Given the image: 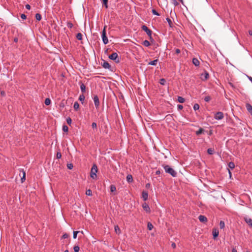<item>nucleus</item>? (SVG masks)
<instances>
[{
	"instance_id": "obj_1",
	"label": "nucleus",
	"mask_w": 252,
	"mask_h": 252,
	"mask_svg": "<svg viewBox=\"0 0 252 252\" xmlns=\"http://www.w3.org/2000/svg\"><path fill=\"white\" fill-rule=\"evenodd\" d=\"M163 167L166 173L170 174L173 177H176L177 176V172L169 165H163Z\"/></svg>"
},
{
	"instance_id": "obj_2",
	"label": "nucleus",
	"mask_w": 252,
	"mask_h": 252,
	"mask_svg": "<svg viewBox=\"0 0 252 252\" xmlns=\"http://www.w3.org/2000/svg\"><path fill=\"white\" fill-rule=\"evenodd\" d=\"M97 172V167L95 164H94L91 169V177L93 179H95L96 177V172Z\"/></svg>"
},
{
	"instance_id": "obj_3",
	"label": "nucleus",
	"mask_w": 252,
	"mask_h": 252,
	"mask_svg": "<svg viewBox=\"0 0 252 252\" xmlns=\"http://www.w3.org/2000/svg\"><path fill=\"white\" fill-rule=\"evenodd\" d=\"M106 27H107L106 26H105L104 27V28H103V30L102 32V40H103V42L104 44H106L108 43V39L106 36Z\"/></svg>"
},
{
	"instance_id": "obj_4",
	"label": "nucleus",
	"mask_w": 252,
	"mask_h": 252,
	"mask_svg": "<svg viewBox=\"0 0 252 252\" xmlns=\"http://www.w3.org/2000/svg\"><path fill=\"white\" fill-rule=\"evenodd\" d=\"M142 29L147 33V34L150 37V38H152V32L151 30L149 29L148 28V27L146 26H145V25H143L142 27Z\"/></svg>"
},
{
	"instance_id": "obj_5",
	"label": "nucleus",
	"mask_w": 252,
	"mask_h": 252,
	"mask_svg": "<svg viewBox=\"0 0 252 252\" xmlns=\"http://www.w3.org/2000/svg\"><path fill=\"white\" fill-rule=\"evenodd\" d=\"M109 59L114 60L116 63H119V60L118 59V54L117 53H113L109 56Z\"/></svg>"
},
{
	"instance_id": "obj_6",
	"label": "nucleus",
	"mask_w": 252,
	"mask_h": 252,
	"mask_svg": "<svg viewBox=\"0 0 252 252\" xmlns=\"http://www.w3.org/2000/svg\"><path fill=\"white\" fill-rule=\"evenodd\" d=\"M223 118V114L221 112H217L215 116V118L216 120H220Z\"/></svg>"
},
{
	"instance_id": "obj_7",
	"label": "nucleus",
	"mask_w": 252,
	"mask_h": 252,
	"mask_svg": "<svg viewBox=\"0 0 252 252\" xmlns=\"http://www.w3.org/2000/svg\"><path fill=\"white\" fill-rule=\"evenodd\" d=\"M94 101L95 106L96 108H98L99 106V101L98 97L97 95L94 96Z\"/></svg>"
},
{
	"instance_id": "obj_8",
	"label": "nucleus",
	"mask_w": 252,
	"mask_h": 252,
	"mask_svg": "<svg viewBox=\"0 0 252 252\" xmlns=\"http://www.w3.org/2000/svg\"><path fill=\"white\" fill-rule=\"evenodd\" d=\"M209 77V74L208 72L205 71L204 73L201 74V80L205 81Z\"/></svg>"
},
{
	"instance_id": "obj_9",
	"label": "nucleus",
	"mask_w": 252,
	"mask_h": 252,
	"mask_svg": "<svg viewBox=\"0 0 252 252\" xmlns=\"http://www.w3.org/2000/svg\"><path fill=\"white\" fill-rule=\"evenodd\" d=\"M198 219H199V220H200V221L201 222L205 223V222H206L207 221V218L205 216H203V215H200L198 217Z\"/></svg>"
},
{
	"instance_id": "obj_10",
	"label": "nucleus",
	"mask_w": 252,
	"mask_h": 252,
	"mask_svg": "<svg viewBox=\"0 0 252 252\" xmlns=\"http://www.w3.org/2000/svg\"><path fill=\"white\" fill-rule=\"evenodd\" d=\"M142 207L144 209L145 211H146L147 212H150V209L149 206V205L146 203H144L142 205Z\"/></svg>"
},
{
	"instance_id": "obj_11",
	"label": "nucleus",
	"mask_w": 252,
	"mask_h": 252,
	"mask_svg": "<svg viewBox=\"0 0 252 252\" xmlns=\"http://www.w3.org/2000/svg\"><path fill=\"white\" fill-rule=\"evenodd\" d=\"M219 232L217 229H213V235L214 239H216L219 235Z\"/></svg>"
},
{
	"instance_id": "obj_12",
	"label": "nucleus",
	"mask_w": 252,
	"mask_h": 252,
	"mask_svg": "<svg viewBox=\"0 0 252 252\" xmlns=\"http://www.w3.org/2000/svg\"><path fill=\"white\" fill-rule=\"evenodd\" d=\"M245 220L248 224L252 226V220L251 218L246 217L245 218Z\"/></svg>"
},
{
	"instance_id": "obj_13",
	"label": "nucleus",
	"mask_w": 252,
	"mask_h": 252,
	"mask_svg": "<svg viewBox=\"0 0 252 252\" xmlns=\"http://www.w3.org/2000/svg\"><path fill=\"white\" fill-rule=\"evenodd\" d=\"M246 106L247 110L251 113L252 112V106L249 103H247Z\"/></svg>"
},
{
	"instance_id": "obj_14",
	"label": "nucleus",
	"mask_w": 252,
	"mask_h": 252,
	"mask_svg": "<svg viewBox=\"0 0 252 252\" xmlns=\"http://www.w3.org/2000/svg\"><path fill=\"white\" fill-rule=\"evenodd\" d=\"M142 197L144 201H146L148 198V192L145 191L142 192Z\"/></svg>"
},
{
	"instance_id": "obj_15",
	"label": "nucleus",
	"mask_w": 252,
	"mask_h": 252,
	"mask_svg": "<svg viewBox=\"0 0 252 252\" xmlns=\"http://www.w3.org/2000/svg\"><path fill=\"white\" fill-rule=\"evenodd\" d=\"M126 181L128 183H131L133 181V178L131 175H128L126 176Z\"/></svg>"
},
{
	"instance_id": "obj_16",
	"label": "nucleus",
	"mask_w": 252,
	"mask_h": 252,
	"mask_svg": "<svg viewBox=\"0 0 252 252\" xmlns=\"http://www.w3.org/2000/svg\"><path fill=\"white\" fill-rule=\"evenodd\" d=\"M192 63L195 66H198L199 65V61L196 58H193L192 59Z\"/></svg>"
},
{
	"instance_id": "obj_17",
	"label": "nucleus",
	"mask_w": 252,
	"mask_h": 252,
	"mask_svg": "<svg viewBox=\"0 0 252 252\" xmlns=\"http://www.w3.org/2000/svg\"><path fill=\"white\" fill-rule=\"evenodd\" d=\"M102 66L104 68H108V69L110 68V66H111L108 63L105 62H104L103 63Z\"/></svg>"
},
{
	"instance_id": "obj_18",
	"label": "nucleus",
	"mask_w": 252,
	"mask_h": 252,
	"mask_svg": "<svg viewBox=\"0 0 252 252\" xmlns=\"http://www.w3.org/2000/svg\"><path fill=\"white\" fill-rule=\"evenodd\" d=\"M22 172L23 173V176L21 178V182H22V183H23L25 181V180L26 179V173L23 170L22 171Z\"/></svg>"
},
{
	"instance_id": "obj_19",
	"label": "nucleus",
	"mask_w": 252,
	"mask_h": 252,
	"mask_svg": "<svg viewBox=\"0 0 252 252\" xmlns=\"http://www.w3.org/2000/svg\"><path fill=\"white\" fill-rule=\"evenodd\" d=\"M143 45L146 47H148L150 45V43L149 41L145 40L143 42Z\"/></svg>"
},
{
	"instance_id": "obj_20",
	"label": "nucleus",
	"mask_w": 252,
	"mask_h": 252,
	"mask_svg": "<svg viewBox=\"0 0 252 252\" xmlns=\"http://www.w3.org/2000/svg\"><path fill=\"white\" fill-rule=\"evenodd\" d=\"M115 231L116 233L120 234L121 232V230L119 228V227L118 225L115 226Z\"/></svg>"
},
{
	"instance_id": "obj_21",
	"label": "nucleus",
	"mask_w": 252,
	"mask_h": 252,
	"mask_svg": "<svg viewBox=\"0 0 252 252\" xmlns=\"http://www.w3.org/2000/svg\"><path fill=\"white\" fill-rule=\"evenodd\" d=\"M80 89L81 91L84 93L86 91V86L84 84H81L80 85Z\"/></svg>"
},
{
	"instance_id": "obj_22",
	"label": "nucleus",
	"mask_w": 252,
	"mask_h": 252,
	"mask_svg": "<svg viewBox=\"0 0 252 252\" xmlns=\"http://www.w3.org/2000/svg\"><path fill=\"white\" fill-rule=\"evenodd\" d=\"M158 62V60H155L153 61L150 62L149 63V64L152 65H156Z\"/></svg>"
},
{
	"instance_id": "obj_23",
	"label": "nucleus",
	"mask_w": 252,
	"mask_h": 252,
	"mask_svg": "<svg viewBox=\"0 0 252 252\" xmlns=\"http://www.w3.org/2000/svg\"><path fill=\"white\" fill-rule=\"evenodd\" d=\"M73 107L75 110H77L79 109V104L77 102H75L74 103Z\"/></svg>"
},
{
	"instance_id": "obj_24",
	"label": "nucleus",
	"mask_w": 252,
	"mask_h": 252,
	"mask_svg": "<svg viewBox=\"0 0 252 252\" xmlns=\"http://www.w3.org/2000/svg\"><path fill=\"white\" fill-rule=\"evenodd\" d=\"M228 167L231 169H233V168H234L235 167V164L233 162H230L229 163H228Z\"/></svg>"
},
{
	"instance_id": "obj_25",
	"label": "nucleus",
	"mask_w": 252,
	"mask_h": 252,
	"mask_svg": "<svg viewBox=\"0 0 252 252\" xmlns=\"http://www.w3.org/2000/svg\"><path fill=\"white\" fill-rule=\"evenodd\" d=\"M110 190L112 192L115 191L116 190V187L113 185H111L110 186Z\"/></svg>"
},
{
	"instance_id": "obj_26",
	"label": "nucleus",
	"mask_w": 252,
	"mask_h": 252,
	"mask_svg": "<svg viewBox=\"0 0 252 252\" xmlns=\"http://www.w3.org/2000/svg\"><path fill=\"white\" fill-rule=\"evenodd\" d=\"M178 101L180 103H184L185 102V99L184 98L181 97V96H178Z\"/></svg>"
},
{
	"instance_id": "obj_27",
	"label": "nucleus",
	"mask_w": 252,
	"mask_h": 252,
	"mask_svg": "<svg viewBox=\"0 0 252 252\" xmlns=\"http://www.w3.org/2000/svg\"><path fill=\"white\" fill-rule=\"evenodd\" d=\"M51 103V100L50 98H47L45 99V104L46 105H50Z\"/></svg>"
},
{
	"instance_id": "obj_28",
	"label": "nucleus",
	"mask_w": 252,
	"mask_h": 252,
	"mask_svg": "<svg viewBox=\"0 0 252 252\" xmlns=\"http://www.w3.org/2000/svg\"><path fill=\"white\" fill-rule=\"evenodd\" d=\"M76 38L79 40H81L82 39V34L81 33H78L76 35Z\"/></svg>"
},
{
	"instance_id": "obj_29",
	"label": "nucleus",
	"mask_w": 252,
	"mask_h": 252,
	"mask_svg": "<svg viewBox=\"0 0 252 252\" xmlns=\"http://www.w3.org/2000/svg\"><path fill=\"white\" fill-rule=\"evenodd\" d=\"M147 227L149 230H151L153 228V225L151 222H148Z\"/></svg>"
},
{
	"instance_id": "obj_30",
	"label": "nucleus",
	"mask_w": 252,
	"mask_h": 252,
	"mask_svg": "<svg viewBox=\"0 0 252 252\" xmlns=\"http://www.w3.org/2000/svg\"><path fill=\"white\" fill-rule=\"evenodd\" d=\"M225 224L223 221L221 220L220 222V229H223L224 227Z\"/></svg>"
},
{
	"instance_id": "obj_31",
	"label": "nucleus",
	"mask_w": 252,
	"mask_h": 252,
	"mask_svg": "<svg viewBox=\"0 0 252 252\" xmlns=\"http://www.w3.org/2000/svg\"><path fill=\"white\" fill-rule=\"evenodd\" d=\"M35 18L37 21H40L41 19V16L40 14L37 13L35 15Z\"/></svg>"
},
{
	"instance_id": "obj_32",
	"label": "nucleus",
	"mask_w": 252,
	"mask_h": 252,
	"mask_svg": "<svg viewBox=\"0 0 252 252\" xmlns=\"http://www.w3.org/2000/svg\"><path fill=\"white\" fill-rule=\"evenodd\" d=\"M86 194L88 196H91L92 195V190L90 189L86 190Z\"/></svg>"
},
{
	"instance_id": "obj_33",
	"label": "nucleus",
	"mask_w": 252,
	"mask_h": 252,
	"mask_svg": "<svg viewBox=\"0 0 252 252\" xmlns=\"http://www.w3.org/2000/svg\"><path fill=\"white\" fill-rule=\"evenodd\" d=\"M63 130L64 132H67L68 130V127L67 126L64 125L63 126Z\"/></svg>"
},
{
	"instance_id": "obj_34",
	"label": "nucleus",
	"mask_w": 252,
	"mask_h": 252,
	"mask_svg": "<svg viewBox=\"0 0 252 252\" xmlns=\"http://www.w3.org/2000/svg\"><path fill=\"white\" fill-rule=\"evenodd\" d=\"M214 150L212 148H209L207 150V153L210 155H212L214 153Z\"/></svg>"
},
{
	"instance_id": "obj_35",
	"label": "nucleus",
	"mask_w": 252,
	"mask_h": 252,
	"mask_svg": "<svg viewBox=\"0 0 252 252\" xmlns=\"http://www.w3.org/2000/svg\"><path fill=\"white\" fill-rule=\"evenodd\" d=\"M78 233H80L79 231H73V237L74 239H76L77 237V235Z\"/></svg>"
},
{
	"instance_id": "obj_36",
	"label": "nucleus",
	"mask_w": 252,
	"mask_h": 252,
	"mask_svg": "<svg viewBox=\"0 0 252 252\" xmlns=\"http://www.w3.org/2000/svg\"><path fill=\"white\" fill-rule=\"evenodd\" d=\"M85 99V96L83 94L80 95L79 97V100L81 101H84Z\"/></svg>"
},
{
	"instance_id": "obj_37",
	"label": "nucleus",
	"mask_w": 252,
	"mask_h": 252,
	"mask_svg": "<svg viewBox=\"0 0 252 252\" xmlns=\"http://www.w3.org/2000/svg\"><path fill=\"white\" fill-rule=\"evenodd\" d=\"M199 109V105L198 104H195L193 106V109L196 111Z\"/></svg>"
},
{
	"instance_id": "obj_38",
	"label": "nucleus",
	"mask_w": 252,
	"mask_h": 252,
	"mask_svg": "<svg viewBox=\"0 0 252 252\" xmlns=\"http://www.w3.org/2000/svg\"><path fill=\"white\" fill-rule=\"evenodd\" d=\"M74 252H78L79 251V247L78 246H75L73 248Z\"/></svg>"
},
{
	"instance_id": "obj_39",
	"label": "nucleus",
	"mask_w": 252,
	"mask_h": 252,
	"mask_svg": "<svg viewBox=\"0 0 252 252\" xmlns=\"http://www.w3.org/2000/svg\"><path fill=\"white\" fill-rule=\"evenodd\" d=\"M102 1L103 2V4L105 5V7L107 8L108 7V5H107L108 0H102Z\"/></svg>"
},
{
	"instance_id": "obj_40",
	"label": "nucleus",
	"mask_w": 252,
	"mask_h": 252,
	"mask_svg": "<svg viewBox=\"0 0 252 252\" xmlns=\"http://www.w3.org/2000/svg\"><path fill=\"white\" fill-rule=\"evenodd\" d=\"M160 84L162 85H164L166 82V80L164 79H161L160 80Z\"/></svg>"
},
{
	"instance_id": "obj_41",
	"label": "nucleus",
	"mask_w": 252,
	"mask_h": 252,
	"mask_svg": "<svg viewBox=\"0 0 252 252\" xmlns=\"http://www.w3.org/2000/svg\"><path fill=\"white\" fill-rule=\"evenodd\" d=\"M203 131V129L202 128H200L198 131L196 132V133L197 135H199L202 133Z\"/></svg>"
},
{
	"instance_id": "obj_42",
	"label": "nucleus",
	"mask_w": 252,
	"mask_h": 252,
	"mask_svg": "<svg viewBox=\"0 0 252 252\" xmlns=\"http://www.w3.org/2000/svg\"><path fill=\"white\" fill-rule=\"evenodd\" d=\"M166 20H167V21L168 22V24H169V26H170V27H171V26H172V22L171 20L170 19H169V18H166Z\"/></svg>"
},
{
	"instance_id": "obj_43",
	"label": "nucleus",
	"mask_w": 252,
	"mask_h": 252,
	"mask_svg": "<svg viewBox=\"0 0 252 252\" xmlns=\"http://www.w3.org/2000/svg\"><path fill=\"white\" fill-rule=\"evenodd\" d=\"M211 99V97L210 96H207L204 98V100L206 102L210 101Z\"/></svg>"
},
{
	"instance_id": "obj_44",
	"label": "nucleus",
	"mask_w": 252,
	"mask_h": 252,
	"mask_svg": "<svg viewBox=\"0 0 252 252\" xmlns=\"http://www.w3.org/2000/svg\"><path fill=\"white\" fill-rule=\"evenodd\" d=\"M71 122H72V120L70 118H68L66 119V122L68 125H70L71 124Z\"/></svg>"
},
{
	"instance_id": "obj_45",
	"label": "nucleus",
	"mask_w": 252,
	"mask_h": 252,
	"mask_svg": "<svg viewBox=\"0 0 252 252\" xmlns=\"http://www.w3.org/2000/svg\"><path fill=\"white\" fill-rule=\"evenodd\" d=\"M56 157H57V158H61L62 157V154L60 152H58L57 153V155H56Z\"/></svg>"
},
{
	"instance_id": "obj_46",
	"label": "nucleus",
	"mask_w": 252,
	"mask_h": 252,
	"mask_svg": "<svg viewBox=\"0 0 252 252\" xmlns=\"http://www.w3.org/2000/svg\"><path fill=\"white\" fill-rule=\"evenodd\" d=\"M152 13L154 15H158V16L159 15L158 13L155 9H152Z\"/></svg>"
},
{
	"instance_id": "obj_47",
	"label": "nucleus",
	"mask_w": 252,
	"mask_h": 252,
	"mask_svg": "<svg viewBox=\"0 0 252 252\" xmlns=\"http://www.w3.org/2000/svg\"><path fill=\"white\" fill-rule=\"evenodd\" d=\"M92 126L93 128H97V125L95 123H93L92 124Z\"/></svg>"
},
{
	"instance_id": "obj_48",
	"label": "nucleus",
	"mask_w": 252,
	"mask_h": 252,
	"mask_svg": "<svg viewBox=\"0 0 252 252\" xmlns=\"http://www.w3.org/2000/svg\"><path fill=\"white\" fill-rule=\"evenodd\" d=\"M73 164H71V163H70V164H67V167L68 169H72V168H73Z\"/></svg>"
},
{
	"instance_id": "obj_49",
	"label": "nucleus",
	"mask_w": 252,
	"mask_h": 252,
	"mask_svg": "<svg viewBox=\"0 0 252 252\" xmlns=\"http://www.w3.org/2000/svg\"><path fill=\"white\" fill-rule=\"evenodd\" d=\"M67 25L69 28H71L73 27V24L70 22H68Z\"/></svg>"
},
{
	"instance_id": "obj_50",
	"label": "nucleus",
	"mask_w": 252,
	"mask_h": 252,
	"mask_svg": "<svg viewBox=\"0 0 252 252\" xmlns=\"http://www.w3.org/2000/svg\"><path fill=\"white\" fill-rule=\"evenodd\" d=\"M21 17L23 19H25L26 18V15L24 14H22L21 15Z\"/></svg>"
},
{
	"instance_id": "obj_51",
	"label": "nucleus",
	"mask_w": 252,
	"mask_h": 252,
	"mask_svg": "<svg viewBox=\"0 0 252 252\" xmlns=\"http://www.w3.org/2000/svg\"><path fill=\"white\" fill-rule=\"evenodd\" d=\"M171 247H172L173 249L176 248V244H175V243H172V244H171Z\"/></svg>"
},
{
	"instance_id": "obj_52",
	"label": "nucleus",
	"mask_w": 252,
	"mask_h": 252,
	"mask_svg": "<svg viewBox=\"0 0 252 252\" xmlns=\"http://www.w3.org/2000/svg\"><path fill=\"white\" fill-rule=\"evenodd\" d=\"M183 106L182 105H178V109L179 110H182L183 109Z\"/></svg>"
},
{
	"instance_id": "obj_53",
	"label": "nucleus",
	"mask_w": 252,
	"mask_h": 252,
	"mask_svg": "<svg viewBox=\"0 0 252 252\" xmlns=\"http://www.w3.org/2000/svg\"><path fill=\"white\" fill-rule=\"evenodd\" d=\"M63 237L64 239L67 238L68 237V235L67 234H64L63 235Z\"/></svg>"
},
{
	"instance_id": "obj_54",
	"label": "nucleus",
	"mask_w": 252,
	"mask_h": 252,
	"mask_svg": "<svg viewBox=\"0 0 252 252\" xmlns=\"http://www.w3.org/2000/svg\"><path fill=\"white\" fill-rule=\"evenodd\" d=\"M26 8L27 9L30 10V8H31V6L29 4H27L26 5Z\"/></svg>"
},
{
	"instance_id": "obj_55",
	"label": "nucleus",
	"mask_w": 252,
	"mask_h": 252,
	"mask_svg": "<svg viewBox=\"0 0 252 252\" xmlns=\"http://www.w3.org/2000/svg\"><path fill=\"white\" fill-rule=\"evenodd\" d=\"M175 52L176 54H179L181 52V51L179 49H176L175 50Z\"/></svg>"
},
{
	"instance_id": "obj_56",
	"label": "nucleus",
	"mask_w": 252,
	"mask_h": 252,
	"mask_svg": "<svg viewBox=\"0 0 252 252\" xmlns=\"http://www.w3.org/2000/svg\"><path fill=\"white\" fill-rule=\"evenodd\" d=\"M0 94L2 96H4L5 95V92L3 91H1L0 92Z\"/></svg>"
},
{
	"instance_id": "obj_57",
	"label": "nucleus",
	"mask_w": 252,
	"mask_h": 252,
	"mask_svg": "<svg viewBox=\"0 0 252 252\" xmlns=\"http://www.w3.org/2000/svg\"><path fill=\"white\" fill-rule=\"evenodd\" d=\"M232 252H237L235 248H233L232 250Z\"/></svg>"
},
{
	"instance_id": "obj_58",
	"label": "nucleus",
	"mask_w": 252,
	"mask_h": 252,
	"mask_svg": "<svg viewBox=\"0 0 252 252\" xmlns=\"http://www.w3.org/2000/svg\"><path fill=\"white\" fill-rule=\"evenodd\" d=\"M249 33L250 35H252V31H249Z\"/></svg>"
},
{
	"instance_id": "obj_59",
	"label": "nucleus",
	"mask_w": 252,
	"mask_h": 252,
	"mask_svg": "<svg viewBox=\"0 0 252 252\" xmlns=\"http://www.w3.org/2000/svg\"><path fill=\"white\" fill-rule=\"evenodd\" d=\"M150 184H147L146 185V188H149L150 187Z\"/></svg>"
},
{
	"instance_id": "obj_60",
	"label": "nucleus",
	"mask_w": 252,
	"mask_h": 252,
	"mask_svg": "<svg viewBox=\"0 0 252 252\" xmlns=\"http://www.w3.org/2000/svg\"><path fill=\"white\" fill-rule=\"evenodd\" d=\"M228 172H229V175L230 177H231V172H230V171L229 170H228Z\"/></svg>"
},
{
	"instance_id": "obj_61",
	"label": "nucleus",
	"mask_w": 252,
	"mask_h": 252,
	"mask_svg": "<svg viewBox=\"0 0 252 252\" xmlns=\"http://www.w3.org/2000/svg\"><path fill=\"white\" fill-rule=\"evenodd\" d=\"M249 79L252 82V77H249Z\"/></svg>"
},
{
	"instance_id": "obj_62",
	"label": "nucleus",
	"mask_w": 252,
	"mask_h": 252,
	"mask_svg": "<svg viewBox=\"0 0 252 252\" xmlns=\"http://www.w3.org/2000/svg\"><path fill=\"white\" fill-rule=\"evenodd\" d=\"M156 174H160V171H159V170L157 171L156 172Z\"/></svg>"
},
{
	"instance_id": "obj_63",
	"label": "nucleus",
	"mask_w": 252,
	"mask_h": 252,
	"mask_svg": "<svg viewBox=\"0 0 252 252\" xmlns=\"http://www.w3.org/2000/svg\"><path fill=\"white\" fill-rule=\"evenodd\" d=\"M64 252H68V250H65V251H64Z\"/></svg>"
},
{
	"instance_id": "obj_64",
	"label": "nucleus",
	"mask_w": 252,
	"mask_h": 252,
	"mask_svg": "<svg viewBox=\"0 0 252 252\" xmlns=\"http://www.w3.org/2000/svg\"><path fill=\"white\" fill-rule=\"evenodd\" d=\"M80 232L82 234H83V232L82 231H80Z\"/></svg>"
}]
</instances>
